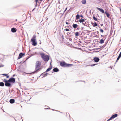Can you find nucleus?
Returning <instances> with one entry per match:
<instances>
[{
	"label": "nucleus",
	"instance_id": "obj_1",
	"mask_svg": "<svg viewBox=\"0 0 121 121\" xmlns=\"http://www.w3.org/2000/svg\"><path fill=\"white\" fill-rule=\"evenodd\" d=\"M40 55L41 57L44 61L47 62L49 60V56L48 55H45L43 53H40Z\"/></svg>",
	"mask_w": 121,
	"mask_h": 121
},
{
	"label": "nucleus",
	"instance_id": "obj_2",
	"mask_svg": "<svg viewBox=\"0 0 121 121\" xmlns=\"http://www.w3.org/2000/svg\"><path fill=\"white\" fill-rule=\"evenodd\" d=\"M60 65L61 66L64 67H68L72 66L73 65L71 64H67L65 62L63 61L60 62Z\"/></svg>",
	"mask_w": 121,
	"mask_h": 121
},
{
	"label": "nucleus",
	"instance_id": "obj_3",
	"mask_svg": "<svg viewBox=\"0 0 121 121\" xmlns=\"http://www.w3.org/2000/svg\"><path fill=\"white\" fill-rule=\"evenodd\" d=\"M36 38V36L35 35L33 36V37L31 39V41L32 43V45L34 46H36L37 44Z\"/></svg>",
	"mask_w": 121,
	"mask_h": 121
},
{
	"label": "nucleus",
	"instance_id": "obj_4",
	"mask_svg": "<svg viewBox=\"0 0 121 121\" xmlns=\"http://www.w3.org/2000/svg\"><path fill=\"white\" fill-rule=\"evenodd\" d=\"M3 81L5 83V86L7 87H11V83L8 80H6L5 79H4Z\"/></svg>",
	"mask_w": 121,
	"mask_h": 121
},
{
	"label": "nucleus",
	"instance_id": "obj_5",
	"mask_svg": "<svg viewBox=\"0 0 121 121\" xmlns=\"http://www.w3.org/2000/svg\"><path fill=\"white\" fill-rule=\"evenodd\" d=\"M36 71H37L39 69H40L39 67L41 65V62L39 61H37L36 63Z\"/></svg>",
	"mask_w": 121,
	"mask_h": 121
},
{
	"label": "nucleus",
	"instance_id": "obj_6",
	"mask_svg": "<svg viewBox=\"0 0 121 121\" xmlns=\"http://www.w3.org/2000/svg\"><path fill=\"white\" fill-rule=\"evenodd\" d=\"M8 80L11 83H14L15 82V79L13 77L10 78Z\"/></svg>",
	"mask_w": 121,
	"mask_h": 121
},
{
	"label": "nucleus",
	"instance_id": "obj_7",
	"mask_svg": "<svg viewBox=\"0 0 121 121\" xmlns=\"http://www.w3.org/2000/svg\"><path fill=\"white\" fill-rule=\"evenodd\" d=\"M94 61L96 62H98L99 60V59L97 57H95L93 59Z\"/></svg>",
	"mask_w": 121,
	"mask_h": 121
},
{
	"label": "nucleus",
	"instance_id": "obj_8",
	"mask_svg": "<svg viewBox=\"0 0 121 121\" xmlns=\"http://www.w3.org/2000/svg\"><path fill=\"white\" fill-rule=\"evenodd\" d=\"M25 55V54L24 53H20L19 54L18 57V59H20L23 56H24Z\"/></svg>",
	"mask_w": 121,
	"mask_h": 121
},
{
	"label": "nucleus",
	"instance_id": "obj_9",
	"mask_svg": "<svg viewBox=\"0 0 121 121\" xmlns=\"http://www.w3.org/2000/svg\"><path fill=\"white\" fill-rule=\"evenodd\" d=\"M52 68V65H51V63H50V65L49 67L47 69V70L46 71L48 72V71H50L51 69Z\"/></svg>",
	"mask_w": 121,
	"mask_h": 121
},
{
	"label": "nucleus",
	"instance_id": "obj_10",
	"mask_svg": "<svg viewBox=\"0 0 121 121\" xmlns=\"http://www.w3.org/2000/svg\"><path fill=\"white\" fill-rule=\"evenodd\" d=\"M96 8L98 10H99L103 13H105L104 11L102 9H101L98 7H97Z\"/></svg>",
	"mask_w": 121,
	"mask_h": 121
},
{
	"label": "nucleus",
	"instance_id": "obj_11",
	"mask_svg": "<svg viewBox=\"0 0 121 121\" xmlns=\"http://www.w3.org/2000/svg\"><path fill=\"white\" fill-rule=\"evenodd\" d=\"M59 71V69L56 68H54L53 69V71L54 72H57Z\"/></svg>",
	"mask_w": 121,
	"mask_h": 121
},
{
	"label": "nucleus",
	"instance_id": "obj_12",
	"mask_svg": "<svg viewBox=\"0 0 121 121\" xmlns=\"http://www.w3.org/2000/svg\"><path fill=\"white\" fill-rule=\"evenodd\" d=\"M117 116V114H115L114 115H113L111 117V118L112 119H113L116 117Z\"/></svg>",
	"mask_w": 121,
	"mask_h": 121
},
{
	"label": "nucleus",
	"instance_id": "obj_13",
	"mask_svg": "<svg viewBox=\"0 0 121 121\" xmlns=\"http://www.w3.org/2000/svg\"><path fill=\"white\" fill-rule=\"evenodd\" d=\"M11 30L12 32L13 33L15 32L16 31V30L14 28H12Z\"/></svg>",
	"mask_w": 121,
	"mask_h": 121
},
{
	"label": "nucleus",
	"instance_id": "obj_14",
	"mask_svg": "<svg viewBox=\"0 0 121 121\" xmlns=\"http://www.w3.org/2000/svg\"><path fill=\"white\" fill-rule=\"evenodd\" d=\"M9 102L11 104L15 102V100L13 99H11L10 100Z\"/></svg>",
	"mask_w": 121,
	"mask_h": 121
},
{
	"label": "nucleus",
	"instance_id": "obj_15",
	"mask_svg": "<svg viewBox=\"0 0 121 121\" xmlns=\"http://www.w3.org/2000/svg\"><path fill=\"white\" fill-rule=\"evenodd\" d=\"M73 27L74 28H76L78 26V25L77 24H74L72 25Z\"/></svg>",
	"mask_w": 121,
	"mask_h": 121
},
{
	"label": "nucleus",
	"instance_id": "obj_16",
	"mask_svg": "<svg viewBox=\"0 0 121 121\" xmlns=\"http://www.w3.org/2000/svg\"><path fill=\"white\" fill-rule=\"evenodd\" d=\"M105 14H106L107 17L108 18H109V17L110 16V14L108 13H107V12H105Z\"/></svg>",
	"mask_w": 121,
	"mask_h": 121
},
{
	"label": "nucleus",
	"instance_id": "obj_17",
	"mask_svg": "<svg viewBox=\"0 0 121 121\" xmlns=\"http://www.w3.org/2000/svg\"><path fill=\"white\" fill-rule=\"evenodd\" d=\"M34 78L33 79H31V80H33V82H36V81L37 80V79H38V77H37V78H36V79H35L34 78V77H33Z\"/></svg>",
	"mask_w": 121,
	"mask_h": 121
},
{
	"label": "nucleus",
	"instance_id": "obj_18",
	"mask_svg": "<svg viewBox=\"0 0 121 121\" xmlns=\"http://www.w3.org/2000/svg\"><path fill=\"white\" fill-rule=\"evenodd\" d=\"M4 85V83L2 82H0V86H3Z\"/></svg>",
	"mask_w": 121,
	"mask_h": 121
},
{
	"label": "nucleus",
	"instance_id": "obj_19",
	"mask_svg": "<svg viewBox=\"0 0 121 121\" xmlns=\"http://www.w3.org/2000/svg\"><path fill=\"white\" fill-rule=\"evenodd\" d=\"M86 0H83L82 1V3L83 4H85L86 3Z\"/></svg>",
	"mask_w": 121,
	"mask_h": 121
},
{
	"label": "nucleus",
	"instance_id": "obj_20",
	"mask_svg": "<svg viewBox=\"0 0 121 121\" xmlns=\"http://www.w3.org/2000/svg\"><path fill=\"white\" fill-rule=\"evenodd\" d=\"M104 42V40L103 39H101L99 42V43L100 44H102Z\"/></svg>",
	"mask_w": 121,
	"mask_h": 121
},
{
	"label": "nucleus",
	"instance_id": "obj_21",
	"mask_svg": "<svg viewBox=\"0 0 121 121\" xmlns=\"http://www.w3.org/2000/svg\"><path fill=\"white\" fill-rule=\"evenodd\" d=\"M47 74V73L46 72H45L42 74H41L40 76H41L42 75H43L44 76H47L48 74Z\"/></svg>",
	"mask_w": 121,
	"mask_h": 121
},
{
	"label": "nucleus",
	"instance_id": "obj_22",
	"mask_svg": "<svg viewBox=\"0 0 121 121\" xmlns=\"http://www.w3.org/2000/svg\"><path fill=\"white\" fill-rule=\"evenodd\" d=\"M85 20L84 19H80L79 20V22L80 23H82Z\"/></svg>",
	"mask_w": 121,
	"mask_h": 121
},
{
	"label": "nucleus",
	"instance_id": "obj_23",
	"mask_svg": "<svg viewBox=\"0 0 121 121\" xmlns=\"http://www.w3.org/2000/svg\"><path fill=\"white\" fill-rule=\"evenodd\" d=\"M75 34L76 36H78L79 35V33L78 32H76Z\"/></svg>",
	"mask_w": 121,
	"mask_h": 121
},
{
	"label": "nucleus",
	"instance_id": "obj_24",
	"mask_svg": "<svg viewBox=\"0 0 121 121\" xmlns=\"http://www.w3.org/2000/svg\"><path fill=\"white\" fill-rule=\"evenodd\" d=\"M76 19H79V18H80V16L78 14H77L76 16Z\"/></svg>",
	"mask_w": 121,
	"mask_h": 121
},
{
	"label": "nucleus",
	"instance_id": "obj_25",
	"mask_svg": "<svg viewBox=\"0 0 121 121\" xmlns=\"http://www.w3.org/2000/svg\"><path fill=\"white\" fill-rule=\"evenodd\" d=\"M94 25H93V26L94 27L95 26H98L96 22L94 23Z\"/></svg>",
	"mask_w": 121,
	"mask_h": 121
},
{
	"label": "nucleus",
	"instance_id": "obj_26",
	"mask_svg": "<svg viewBox=\"0 0 121 121\" xmlns=\"http://www.w3.org/2000/svg\"><path fill=\"white\" fill-rule=\"evenodd\" d=\"M93 19L94 20L96 21H97L98 20H97V18H96V17H95V16H93Z\"/></svg>",
	"mask_w": 121,
	"mask_h": 121
},
{
	"label": "nucleus",
	"instance_id": "obj_27",
	"mask_svg": "<svg viewBox=\"0 0 121 121\" xmlns=\"http://www.w3.org/2000/svg\"><path fill=\"white\" fill-rule=\"evenodd\" d=\"M38 0H35L36 4H37V3L38 2ZM43 0H40V1H42Z\"/></svg>",
	"mask_w": 121,
	"mask_h": 121
},
{
	"label": "nucleus",
	"instance_id": "obj_28",
	"mask_svg": "<svg viewBox=\"0 0 121 121\" xmlns=\"http://www.w3.org/2000/svg\"><path fill=\"white\" fill-rule=\"evenodd\" d=\"M100 32L102 33H103L104 32L103 30L101 29H100Z\"/></svg>",
	"mask_w": 121,
	"mask_h": 121
},
{
	"label": "nucleus",
	"instance_id": "obj_29",
	"mask_svg": "<svg viewBox=\"0 0 121 121\" xmlns=\"http://www.w3.org/2000/svg\"><path fill=\"white\" fill-rule=\"evenodd\" d=\"M120 58V57L119 56H118V58H117V59L116 62H117L118 61V60H119V58Z\"/></svg>",
	"mask_w": 121,
	"mask_h": 121
},
{
	"label": "nucleus",
	"instance_id": "obj_30",
	"mask_svg": "<svg viewBox=\"0 0 121 121\" xmlns=\"http://www.w3.org/2000/svg\"><path fill=\"white\" fill-rule=\"evenodd\" d=\"M98 64H93L92 65H90V66H94L95 65H96Z\"/></svg>",
	"mask_w": 121,
	"mask_h": 121
},
{
	"label": "nucleus",
	"instance_id": "obj_31",
	"mask_svg": "<svg viewBox=\"0 0 121 121\" xmlns=\"http://www.w3.org/2000/svg\"><path fill=\"white\" fill-rule=\"evenodd\" d=\"M82 24H83L84 25H85L86 24V22L85 21H84L83 22H82Z\"/></svg>",
	"mask_w": 121,
	"mask_h": 121
},
{
	"label": "nucleus",
	"instance_id": "obj_32",
	"mask_svg": "<svg viewBox=\"0 0 121 121\" xmlns=\"http://www.w3.org/2000/svg\"><path fill=\"white\" fill-rule=\"evenodd\" d=\"M112 119V118H111V117H110V118L107 121H109V120H111Z\"/></svg>",
	"mask_w": 121,
	"mask_h": 121
},
{
	"label": "nucleus",
	"instance_id": "obj_33",
	"mask_svg": "<svg viewBox=\"0 0 121 121\" xmlns=\"http://www.w3.org/2000/svg\"><path fill=\"white\" fill-rule=\"evenodd\" d=\"M65 30L66 31H69V30L68 29H66Z\"/></svg>",
	"mask_w": 121,
	"mask_h": 121
},
{
	"label": "nucleus",
	"instance_id": "obj_34",
	"mask_svg": "<svg viewBox=\"0 0 121 121\" xmlns=\"http://www.w3.org/2000/svg\"><path fill=\"white\" fill-rule=\"evenodd\" d=\"M118 56H119L120 57H121V52L120 53Z\"/></svg>",
	"mask_w": 121,
	"mask_h": 121
},
{
	"label": "nucleus",
	"instance_id": "obj_35",
	"mask_svg": "<svg viewBox=\"0 0 121 121\" xmlns=\"http://www.w3.org/2000/svg\"><path fill=\"white\" fill-rule=\"evenodd\" d=\"M2 74L3 75L5 76H7V75H8L7 74Z\"/></svg>",
	"mask_w": 121,
	"mask_h": 121
},
{
	"label": "nucleus",
	"instance_id": "obj_36",
	"mask_svg": "<svg viewBox=\"0 0 121 121\" xmlns=\"http://www.w3.org/2000/svg\"><path fill=\"white\" fill-rule=\"evenodd\" d=\"M4 65H0V68H1V67H4Z\"/></svg>",
	"mask_w": 121,
	"mask_h": 121
},
{
	"label": "nucleus",
	"instance_id": "obj_37",
	"mask_svg": "<svg viewBox=\"0 0 121 121\" xmlns=\"http://www.w3.org/2000/svg\"><path fill=\"white\" fill-rule=\"evenodd\" d=\"M67 8H66L65 9V10H64V13L67 10Z\"/></svg>",
	"mask_w": 121,
	"mask_h": 121
},
{
	"label": "nucleus",
	"instance_id": "obj_38",
	"mask_svg": "<svg viewBox=\"0 0 121 121\" xmlns=\"http://www.w3.org/2000/svg\"><path fill=\"white\" fill-rule=\"evenodd\" d=\"M36 71H35V72H33V73H30V74H33V73H36Z\"/></svg>",
	"mask_w": 121,
	"mask_h": 121
},
{
	"label": "nucleus",
	"instance_id": "obj_39",
	"mask_svg": "<svg viewBox=\"0 0 121 121\" xmlns=\"http://www.w3.org/2000/svg\"><path fill=\"white\" fill-rule=\"evenodd\" d=\"M80 17H82V18H83V16H82V15H81L80 16Z\"/></svg>",
	"mask_w": 121,
	"mask_h": 121
},
{
	"label": "nucleus",
	"instance_id": "obj_40",
	"mask_svg": "<svg viewBox=\"0 0 121 121\" xmlns=\"http://www.w3.org/2000/svg\"><path fill=\"white\" fill-rule=\"evenodd\" d=\"M9 76H6V78H8L9 77Z\"/></svg>",
	"mask_w": 121,
	"mask_h": 121
},
{
	"label": "nucleus",
	"instance_id": "obj_41",
	"mask_svg": "<svg viewBox=\"0 0 121 121\" xmlns=\"http://www.w3.org/2000/svg\"><path fill=\"white\" fill-rule=\"evenodd\" d=\"M101 26H103V24H101Z\"/></svg>",
	"mask_w": 121,
	"mask_h": 121
},
{
	"label": "nucleus",
	"instance_id": "obj_42",
	"mask_svg": "<svg viewBox=\"0 0 121 121\" xmlns=\"http://www.w3.org/2000/svg\"><path fill=\"white\" fill-rule=\"evenodd\" d=\"M21 86V84L20 83L19 84V86Z\"/></svg>",
	"mask_w": 121,
	"mask_h": 121
},
{
	"label": "nucleus",
	"instance_id": "obj_43",
	"mask_svg": "<svg viewBox=\"0 0 121 121\" xmlns=\"http://www.w3.org/2000/svg\"><path fill=\"white\" fill-rule=\"evenodd\" d=\"M55 111H58V112H60V111H56V110H55Z\"/></svg>",
	"mask_w": 121,
	"mask_h": 121
},
{
	"label": "nucleus",
	"instance_id": "obj_44",
	"mask_svg": "<svg viewBox=\"0 0 121 121\" xmlns=\"http://www.w3.org/2000/svg\"><path fill=\"white\" fill-rule=\"evenodd\" d=\"M83 81L85 83V81Z\"/></svg>",
	"mask_w": 121,
	"mask_h": 121
},
{
	"label": "nucleus",
	"instance_id": "obj_45",
	"mask_svg": "<svg viewBox=\"0 0 121 121\" xmlns=\"http://www.w3.org/2000/svg\"><path fill=\"white\" fill-rule=\"evenodd\" d=\"M31 99V98H30V99H29V100H30V99Z\"/></svg>",
	"mask_w": 121,
	"mask_h": 121
},
{
	"label": "nucleus",
	"instance_id": "obj_46",
	"mask_svg": "<svg viewBox=\"0 0 121 121\" xmlns=\"http://www.w3.org/2000/svg\"><path fill=\"white\" fill-rule=\"evenodd\" d=\"M66 24H68V23H67V22H66Z\"/></svg>",
	"mask_w": 121,
	"mask_h": 121
},
{
	"label": "nucleus",
	"instance_id": "obj_47",
	"mask_svg": "<svg viewBox=\"0 0 121 121\" xmlns=\"http://www.w3.org/2000/svg\"><path fill=\"white\" fill-rule=\"evenodd\" d=\"M13 76H15V75H13Z\"/></svg>",
	"mask_w": 121,
	"mask_h": 121
},
{
	"label": "nucleus",
	"instance_id": "obj_48",
	"mask_svg": "<svg viewBox=\"0 0 121 121\" xmlns=\"http://www.w3.org/2000/svg\"><path fill=\"white\" fill-rule=\"evenodd\" d=\"M45 76H43V77H45Z\"/></svg>",
	"mask_w": 121,
	"mask_h": 121
},
{
	"label": "nucleus",
	"instance_id": "obj_49",
	"mask_svg": "<svg viewBox=\"0 0 121 121\" xmlns=\"http://www.w3.org/2000/svg\"><path fill=\"white\" fill-rule=\"evenodd\" d=\"M35 77H36V76H35Z\"/></svg>",
	"mask_w": 121,
	"mask_h": 121
}]
</instances>
